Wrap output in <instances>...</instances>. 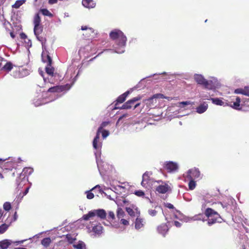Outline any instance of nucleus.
<instances>
[{"mask_svg": "<svg viewBox=\"0 0 249 249\" xmlns=\"http://www.w3.org/2000/svg\"><path fill=\"white\" fill-rule=\"evenodd\" d=\"M204 214L208 218L207 224L210 226L217 222L221 223L223 220L220 214L212 208H207L204 212Z\"/></svg>", "mask_w": 249, "mask_h": 249, "instance_id": "obj_1", "label": "nucleus"}, {"mask_svg": "<svg viewBox=\"0 0 249 249\" xmlns=\"http://www.w3.org/2000/svg\"><path fill=\"white\" fill-rule=\"evenodd\" d=\"M110 38L116 41L117 44L121 47H124L127 40L126 37L120 30L115 29L109 33Z\"/></svg>", "mask_w": 249, "mask_h": 249, "instance_id": "obj_2", "label": "nucleus"}, {"mask_svg": "<svg viewBox=\"0 0 249 249\" xmlns=\"http://www.w3.org/2000/svg\"><path fill=\"white\" fill-rule=\"evenodd\" d=\"M195 81L199 85L203 86L205 88L212 89L214 87V84L212 80H207L201 74L194 75Z\"/></svg>", "mask_w": 249, "mask_h": 249, "instance_id": "obj_3", "label": "nucleus"}, {"mask_svg": "<svg viewBox=\"0 0 249 249\" xmlns=\"http://www.w3.org/2000/svg\"><path fill=\"white\" fill-rule=\"evenodd\" d=\"M142 98V96L138 95L135 97H134L132 99L127 101L124 104H123L122 107H117V104H116L115 107H114V109H129L133 107H134V108H136L140 105V103H139L135 104V103L137 101L141 100Z\"/></svg>", "mask_w": 249, "mask_h": 249, "instance_id": "obj_4", "label": "nucleus"}, {"mask_svg": "<svg viewBox=\"0 0 249 249\" xmlns=\"http://www.w3.org/2000/svg\"><path fill=\"white\" fill-rule=\"evenodd\" d=\"M96 215L101 219H105L107 216V213L103 209H98L89 211L88 213L84 214L82 218L84 220H88Z\"/></svg>", "mask_w": 249, "mask_h": 249, "instance_id": "obj_5", "label": "nucleus"}, {"mask_svg": "<svg viewBox=\"0 0 249 249\" xmlns=\"http://www.w3.org/2000/svg\"><path fill=\"white\" fill-rule=\"evenodd\" d=\"M158 98H165L164 96L162 94L157 93L153 95L152 97L144 99L143 100V102L149 108H153L156 106L157 103V99Z\"/></svg>", "mask_w": 249, "mask_h": 249, "instance_id": "obj_6", "label": "nucleus"}, {"mask_svg": "<svg viewBox=\"0 0 249 249\" xmlns=\"http://www.w3.org/2000/svg\"><path fill=\"white\" fill-rule=\"evenodd\" d=\"M227 105L236 110H240L241 99L236 96H232L227 100Z\"/></svg>", "mask_w": 249, "mask_h": 249, "instance_id": "obj_7", "label": "nucleus"}, {"mask_svg": "<svg viewBox=\"0 0 249 249\" xmlns=\"http://www.w3.org/2000/svg\"><path fill=\"white\" fill-rule=\"evenodd\" d=\"M101 132H102V136L104 138H106L109 135L108 131L107 130H102V126L98 128L96 135L93 141V146L95 149H97L99 148L97 143L100 138V134Z\"/></svg>", "mask_w": 249, "mask_h": 249, "instance_id": "obj_8", "label": "nucleus"}, {"mask_svg": "<svg viewBox=\"0 0 249 249\" xmlns=\"http://www.w3.org/2000/svg\"><path fill=\"white\" fill-rule=\"evenodd\" d=\"M71 88V86L66 84L64 86H56L49 88L48 90L49 92H59L64 90H68Z\"/></svg>", "mask_w": 249, "mask_h": 249, "instance_id": "obj_9", "label": "nucleus"}, {"mask_svg": "<svg viewBox=\"0 0 249 249\" xmlns=\"http://www.w3.org/2000/svg\"><path fill=\"white\" fill-rule=\"evenodd\" d=\"M81 30L85 31L83 34L84 37L86 39H89L94 36L95 33L93 29L90 27H88L87 26H82Z\"/></svg>", "mask_w": 249, "mask_h": 249, "instance_id": "obj_10", "label": "nucleus"}, {"mask_svg": "<svg viewBox=\"0 0 249 249\" xmlns=\"http://www.w3.org/2000/svg\"><path fill=\"white\" fill-rule=\"evenodd\" d=\"M17 166V163L12 160L4 162L2 165L3 171L5 173L7 171H12L13 169H16Z\"/></svg>", "mask_w": 249, "mask_h": 249, "instance_id": "obj_11", "label": "nucleus"}, {"mask_svg": "<svg viewBox=\"0 0 249 249\" xmlns=\"http://www.w3.org/2000/svg\"><path fill=\"white\" fill-rule=\"evenodd\" d=\"M164 167L168 172H171L177 170L178 166L175 162L173 161H168L165 163Z\"/></svg>", "mask_w": 249, "mask_h": 249, "instance_id": "obj_12", "label": "nucleus"}, {"mask_svg": "<svg viewBox=\"0 0 249 249\" xmlns=\"http://www.w3.org/2000/svg\"><path fill=\"white\" fill-rule=\"evenodd\" d=\"M200 175V171L198 169L196 168L190 169L188 171V177L190 179H194L195 178H198Z\"/></svg>", "mask_w": 249, "mask_h": 249, "instance_id": "obj_13", "label": "nucleus"}, {"mask_svg": "<svg viewBox=\"0 0 249 249\" xmlns=\"http://www.w3.org/2000/svg\"><path fill=\"white\" fill-rule=\"evenodd\" d=\"M157 230L159 233L165 236L169 231V228L166 224L162 223L157 227Z\"/></svg>", "mask_w": 249, "mask_h": 249, "instance_id": "obj_14", "label": "nucleus"}, {"mask_svg": "<svg viewBox=\"0 0 249 249\" xmlns=\"http://www.w3.org/2000/svg\"><path fill=\"white\" fill-rule=\"evenodd\" d=\"M170 188L169 186L165 183L163 185H160L156 188V191L160 194H165L167 193Z\"/></svg>", "mask_w": 249, "mask_h": 249, "instance_id": "obj_15", "label": "nucleus"}, {"mask_svg": "<svg viewBox=\"0 0 249 249\" xmlns=\"http://www.w3.org/2000/svg\"><path fill=\"white\" fill-rule=\"evenodd\" d=\"M150 178L148 174L145 173L142 176V180L141 182L142 185L145 188H147L149 184L150 183Z\"/></svg>", "mask_w": 249, "mask_h": 249, "instance_id": "obj_16", "label": "nucleus"}, {"mask_svg": "<svg viewBox=\"0 0 249 249\" xmlns=\"http://www.w3.org/2000/svg\"><path fill=\"white\" fill-rule=\"evenodd\" d=\"M129 94V92L127 91L122 95H120L116 99L115 105L117 104V106L119 103H123L124 102Z\"/></svg>", "mask_w": 249, "mask_h": 249, "instance_id": "obj_17", "label": "nucleus"}, {"mask_svg": "<svg viewBox=\"0 0 249 249\" xmlns=\"http://www.w3.org/2000/svg\"><path fill=\"white\" fill-rule=\"evenodd\" d=\"M33 172V169L30 167L24 168L22 172L20 173V176L23 177L24 178L25 177H28L29 175L32 174Z\"/></svg>", "mask_w": 249, "mask_h": 249, "instance_id": "obj_18", "label": "nucleus"}, {"mask_svg": "<svg viewBox=\"0 0 249 249\" xmlns=\"http://www.w3.org/2000/svg\"><path fill=\"white\" fill-rule=\"evenodd\" d=\"M144 224V221L143 218L137 217L135 222V228L137 230H139L143 227Z\"/></svg>", "mask_w": 249, "mask_h": 249, "instance_id": "obj_19", "label": "nucleus"}, {"mask_svg": "<svg viewBox=\"0 0 249 249\" xmlns=\"http://www.w3.org/2000/svg\"><path fill=\"white\" fill-rule=\"evenodd\" d=\"M82 4L84 7L88 8H93L96 5L93 0H83Z\"/></svg>", "mask_w": 249, "mask_h": 249, "instance_id": "obj_20", "label": "nucleus"}, {"mask_svg": "<svg viewBox=\"0 0 249 249\" xmlns=\"http://www.w3.org/2000/svg\"><path fill=\"white\" fill-rule=\"evenodd\" d=\"M42 61L44 63H46L50 65L52 64V59L51 56L47 53H42Z\"/></svg>", "mask_w": 249, "mask_h": 249, "instance_id": "obj_21", "label": "nucleus"}, {"mask_svg": "<svg viewBox=\"0 0 249 249\" xmlns=\"http://www.w3.org/2000/svg\"><path fill=\"white\" fill-rule=\"evenodd\" d=\"M208 105L205 103H203V104H200L198 107H196V112L199 114L203 113L206 111V110L208 108Z\"/></svg>", "mask_w": 249, "mask_h": 249, "instance_id": "obj_22", "label": "nucleus"}, {"mask_svg": "<svg viewBox=\"0 0 249 249\" xmlns=\"http://www.w3.org/2000/svg\"><path fill=\"white\" fill-rule=\"evenodd\" d=\"M42 31L43 27L41 24L38 25L37 26L36 25H34V32L37 39H39V36Z\"/></svg>", "mask_w": 249, "mask_h": 249, "instance_id": "obj_23", "label": "nucleus"}, {"mask_svg": "<svg viewBox=\"0 0 249 249\" xmlns=\"http://www.w3.org/2000/svg\"><path fill=\"white\" fill-rule=\"evenodd\" d=\"M13 242L8 239H5L0 242V248L1 249H7Z\"/></svg>", "mask_w": 249, "mask_h": 249, "instance_id": "obj_24", "label": "nucleus"}, {"mask_svg": "<svg viewBox=\"0 0 249 249\" xmlns=\"http://www.w3.org/2000/svg\"><path fill=\"white\" fill-rule=\"evenodd\" d=\"M46 73L52 77L53 76L54 68L52 66V64H48L45 68Z\"/></svg>", "mask_w": 249, "mask_h": 249, "instance_id": "obj_25", "label": "nucleus"}, {"mask_svg": "<svg viewBox=\"0 0 249 249\" xmlns=\"http://www.w3.org/2000/svg\"><path fill=\"white\" fill-rule=\"evenodd\" d=\"M39 12L45 16H48L50 18H52L53 17V15L46 8L40 9Z\"/></svg>", "mask_w": 249, "mask_h": 249, "instance_id": "obj_26", "label": "nucleus"}, {"mask_svg": "<svg viewBox=\"0 0 249 249\" xmlns=\"http://www.w3.org/2000/svg\"><path fill=\"white\" fill-rule=\"evenodd\" d=\"M41 18L39 16V13H37L35 15L34 20H33V23L34 25H36V26L38 25L41 24Z\"/></svg>", "mask_w": 249, "mask_h": 249, "instance_id": "obj_27", "label": "nucleus"}, {"mask_svg": "<svg viewBox=\"0 0 249 249\" xmlns=\"http://www.w3.org/2000/svg\"><path fill=\"white\" fill-rule=\"evenodd\" d=\"M103 230V227L101 225H97L94 226L92 228L93 232L97 234H100Z\"/></svg>", "mask_w": 249, "mask_h": 249, "instance_id": "obj_28", "label": "nucleus"}, {"mask_svg": "<svg viewBox=\"0 0 249 249\" xmlns=\"http://www.w3.org/2000/svg\"><path fill=\"white\" fill-rule=\"evenodd\" d=\"M51 242V240L50 237L44 238L41 241V244L47 248L49 246L50 243Z\"/></svg>", "mask_w": 249, "mask_h": 249, "instance_id": "obj_29", "label": "nucleus"}, {"mask_svg": "<svg viewBox=\"0 0 249 249\" xmlns=\"http://www.w3.org/2000/svg\"><path fill=\"white\" fill-rule=\"evenodd\" d=\"M211 100L212 101L213 103L216 105L224 106V102L218 98H211Z\"/></svg>", "mask_w": 249, "mask_h": 249, "instance_id": "obj_30", "label": "nucleus"}, {"mask_svg": "<svg viewBox=\"0 0 249 249\" xmlns=\"http://www.w3.org/2000/svg\"><path fill=\"white\" fill-rule=\"evenodd\" d=\"M194 105V103L193 102H192L190 101H183V102H180L178 103V107L180 108H183L185 107V106L187 105H191L193 106Z\"/></svg>", "mask_w": 249, "mask_h": 249, "instance_id": "obj_31", "label": "nucleus"}, {"mask_svg": "<svg viewBox=\"0 0 249 249\" xmlns=\"http://www.w3.org/2000/svg\"><path fill=\"white\" fill-rule=\"evenodd\" d=\"M25 0H18L12 6V8L18 9L20 7L24 2Z\"/></svg>", "mask_w": 249, "mask_h": 249, "instance_id": "obj_32", "label": "nucleus"}, {"mask_svg": "<svg viewBox=\"0 0 249 249\" xmlns=\"http://www.w3.org/2000/svg\"><path fill=\"white\" fill-rule=\"evenodd\" d=\"M13 67V65L11 62H7L3 67L2 69L6 71H10Z\"/></svg>", "mask_w": 249, "mask_h": 249, "instance_id": "obj_33", "label": "nucleus"}, {"mask_svg": "<svg viewBox=\"0 0 249 249\" xmlns=\"http://www.w3.org/2000/svg\"><path fill=\"white\" fill-rule=\"evenodd\" d=\"M158 208L160 209V207L157 206L155 207V209L149 210L148 211V214L151 216H155L156 215H157V214L158 213V211H157L156 209H158Z\"/></svg>", "mask_w": 249, "mask_h": 249, "instance_id": "obj_34", "label": "nucleus"}, {"mask_svg": "<svg viewBox=\"0 0 249 249\" xmlns=\"http://www.w3.org/2000/svg\"><path fill=\"white\" fill-rule=\"evenodd\" d=\"M73 247L76 249H85V245L83 242L79 241L77 244L73 245Z\"/></svg>", "mask_w": 249, "mask_h": 249, "instance_id": "obj_35", "label": "nucleus"}, {"mask_svg": "<svg viewBox=\"0 0 249 249\" xmlns=\"http://www.w3.org/2000/svg\"><path fill=\"white\" fill-rule=\"evenodd\" d=\"M125 215L124 212L123 210L121 208H118L117 211V216L118 218L123 217Z\"/></svg>", "mask_w": 249, "mask_h": 249, "instance_id": "obj_36", "label": "nucleus"}, {"mask_svg": "<svg viewBox=\"0 0 249 249\" xmlns=\"http://www.w3.org/2000/svg\"><path fill=\"white\" fill-rule=\"evenodd\" d=\"M188 185L190 190H194L196 186V181H195L193 179H190Z\"/></svg>", "mask_w": 249, "mask_h": 249, "instance_id": "obj_37", "label": "nucleus"}, {"mask_svg": "<svg viewBox=\"0 0 249 249\" xmlns=\"http://www.w3.org/2000/svg\"><path fill=\"white\" fill-rule=\"evenodd\" d=\"M66 238L68 241V242L70 244H72L75 240V238H73L72 236L70 234H68L66 235Z\"/></svg>", "mask_w": 249, "mask_h": 249, "instance_id": "obj_38", "label": "nucleus"}, {"mask_svg": "<svg viewBox=\"0 0 249 249\" xmlns=\"http://www.w3.org/2000/svg\"><path fill=\"white\" fill-rule=\"evenodd\" d=\"M8 225L6 224H3L0 226V233H3L8 229Z\"/></svg>", "mask_w": 249, "mask_h": 249, "instance_id": "obj_39", "label": "nucleus"}, {"mask_svg": "<svg viewBox=\"0 0 249 249\" xmlns=\"http://www.w3.org/2000/svg\"><path fill=\"white\" fill-rule=\"evenodd\" d=\"M125 210L129 215L131 216H135V213L132 209L129 207H126Z\"/></svg>", "mask_w": 249, "mask_h": 249, "instance_id": "obj_40", "label": "nucleus"}, {"mask_svg": "<svg viewBox=\"0 0 249 249\" xmlns=\"http://www.w3.org/2000/svg\"><path fill=\"white\" fill-rule=\"evenodd\" d=\"M11 208V205L10 203L8 202H6L3 204V209L6 211H9Z\"/></svg>", "mask_w": 249, "mask_h": 249, "instance_id": "obj_41", "label": "nucleus"}, {"mask_svg": "<svg viewBox=\"0 0 249 249\" xmlns=\"http://www.w3.org/2000/svg\"><path fill=\"white\" fill-rule=\"evenodd\" d=\"M107 217L109 220L113 221L115 219V214L114 213L111 211L109 212Z\"/></svg>", "mask_w": 249, "mask_h": 249, "instance_id": "obj_42", "label": "nucleus"}, {"mask_svg": "<svg viewBox=\"0 0 249 249\" xmlns=\"http://www.w3.org/2000/svg\"><path fill=\"white\" fill-rule=\"evenodd\" d=\"M134 194L138 196H144V193L142 190L136 191Z\"/></svg>", "mask_w": 249, "mask_h": 249, "instance_id": "obj_43", "label": "nucleus"}, {"mask_svg": "<svg viewBox=\"0 0 249 249\" xmlns=\"http://www.w3.org/2000/svg\"><path fill=\"white\" fill-rule=\"evenodd\" d=\"M87 193V197L88 199H92L94 196V194L91 193L90 191H87L86 192Z\"/></svg>", "mask_w": 249, "mask_h": 249, "instance_id": "obj_44", "label": "nucleus"}, {"mask_svg": "<svg viewBox=\"0 0 249 249\" xmlns=\"http://www.w3.org/2000/svg\"><path fill=\"white\" fill-rule=\"evenodd\" d=\"M164 206H165V207H166L170 209H173L174 208L173 205H172V204H171L170 203H164Z\"/></svg>", "mask_w": 249, "mask_h": 249, "instance_id": "obj_45", "label": "nucleus"}, {"mask_svg": "<svg viewBox=\"0 0 249 249\" xmlns=\"http://www.w3.org/2000/svg\"><path fill=\"white\" fill-rule=\"evenodd\" d=\"M121 223L124 225H128L129 224L128 221L124 219H121Z\"/></svg>", "mask_w": 249, "mask_h": 249, "instance_id": "obj_46", "label": "nucleus"}, {"mask_svg": "<svg viewBox=\"0 0 249 249\" xmlns=\"http://www.w3.org/2000/svg\"><path fill=\"white\" fill-rule=\"evenodd\" d=\"M242 94L249 96V90L248 89H243V92H242Z\"/></svg>", "mask_w": 249, "mask_h": 249, "instance_id": "obj_47", "label": "nucleus"}, {"mask_svg": "<svg viewBox=\"0 0 249 249\" xmlns=\"http://www.w3.org/2000/svg\"><path fill=\"white\" fill-rule=\"evenodd\" d=\"M34 104L36 107L42 105V103L41 102V101H38V100L36 101H34Z\"/></svg>", "mask_w": 249, "mask_h": 249, "instance_id": "obj_48", "label": "nucleus"}, {"mask_svg": "<svg viewBox=\"0 0 249 249\" xmlns=\"http://www.w3.org/2000/svg\"><path fill=\"white\" fill-rule=\"evenodd\" d=\"M20 37L22 39H25L27 38V36L25 34L22 33L20 34Z\"/></svg>", "mask_w": 249, "mask_h": 249, "instance_id": "obj_49", "label": "nucleus"}, {"mask_svg": "<svg viewBox=\"0 0 249 249\" xmlns=\"http://www.w3.org/2000/svg\"><path fill=\"white\" fill-rule=\"evenodd\" d=\"M174 225L178 228H179L181 227V224L178 221H175L174 222Z\"/></svg>", "mask_w": 249, "mask_h": 249, "instance_id": "obj_50", "label": "nucleus"}, {"mask_svg": "<svg viewBox=\"0 0 249 249\" xmlns=\"http://www.w3.org/2000/svg\"><path fill=\"white\" fill-rule=\"evenodd\" d=\"M235 92L236 93L242 94V92H243V89H236L235 90Z\"/></svg>", "mask_w": 249, "mask_h": 249, "instance_id": "obj_51", "label": "nucleus"}, {"mask_svg": "<svg viewBox=\"0 0 249 249\" xmlns=\"http://www.w3.org/2000/svg\"><path fill=\"white\" fill-rule=\"evenodd\" d=\"M38 40H39L40 41H41L42 42V44H43V42L44 41H46V39L45 38L42 37V36H39V39H38Z\"/></svg>", "mask_w": 249, "mask_h": 249, "instance_id": "obj_52", "label": "nucleus"}, {"mask_svg": "<svg viewBox=\"0 0 249 249\" xmlns=\"http://www.w3.org/2000/svg\"><path fill=\"white\" fill-rule=\"evenodd\" d=\"M99 189V191L100 192L101 191V188H100V186L98 185H96V186H95L94 187H93L92 189H91V191H93L95 189Z\"/></svg>", "mask_w": 249, "mask_h": 249, "instance_id": "obj_53", "label": "nucleus"}, {"mask_svg": "<svg viewBox=\"0 0 249 249\" xmlns=\"http://www.w3.org/2000/svg\"><path fill=\"white\" fill-rule=\"evenodd\" d=\"M29 187H27L23 193V196H25L29 192Z\"/></svg>", "mask_w": 249, "mask_h": 249, "instance_id": "obj_54", "label": "nucleus"}, {"mask_svg": "<svg viewBox=\"0 0 249 249\" xmlns=\"http://www.w3.org/2000/svg\"><path fill=\"white\" fill-rule=\"evenodd\" d=\"M127 116V114H123L121 116H120L118 119V121L121 120L123 118L126 117Z\"/></svg>", "mask_w": 249, "mask_h": 249, "instance_id": "obj_55", "label": "nucleus"}, {"mask_svg": "<svg viewBox=\"0 0 249 249\" xmlns=\"http://www.w3.org/2000/svg\"><path fill=\"white\" fill-rule=\"evenodd\" d=\"M57 1V0H49V3L50 4H54L56 3Z\"/></svg>", "mask_w": 249, "mask_h": 249, "instance_id": "obj_56", "label": "nucleus"}, {"mask_svg": "<svg viewBox=\"0 0 249 249\" xmlns=\"http://www.w3.org/2000/svg\"><path fill=\"white\" fill-rule=\"evenodd\" d=\"M10 36L13 38H14L15 37V35H14V33L13 32H11L10 33Z\"/></svg>", "mask_w": 249, "mask_h": 249, "instance_id": "obj_57", "label": "nucleus"}, {"mask_svg": "<svg viewBox=\"0 0 249 249\" xmlns=\"http://www.w3.org/2000/svg\"><path fill=\"white\" fill-rule=\"evenodd\" d=\"M202 214H200L198 215V216H199V217L198 218H196V219H198V220H200L201 219V217H202Z\"/></svg>", "mask_w": 249, "mask_h": 249, "instance_id": "obj_58", "label": "nucleus"}, {"mask_svg": "<svg viewBox=\"0 0 249 249\" xmlns=\"http://www.w3.org/2000/svg\"><path fill=\"white\" fill-rule=\"evenodd\" d=\"M15 249H27L26 248H20V247H18V248H15Z\"/></svg>", "mask_w": 249, "mask_h": 249, "instance_id": "obj_59", "label": "nucleus"}, {"mask_svg": "<svg viewBox=\"0 0 249 249\" xmlns=\"http://www.w3.org/2000/svg\"><path fill=\"white\" fill-rule=\"evenodd\" d=\"M3 178V176H2V175L0 173V178Z\"/></svg>", "mask_w": 249, "mask_h": 249, "instance_id": "obj_60", "label": "nucleus"}, {"mask_svg": "<svg viewBox=\"0 0 249 249\" xmlns=\"http://www.w3.org/2000/svg\"><path fill=\"white\" fill-rule=\"evenodd\" d=\"M17 242L18 243H23V241H18V242Z\"/></svg>", "mask_w": 249, "mask_h": 249, "instance_id": "obj_61", "label": "nucleus"}]
</instances>
